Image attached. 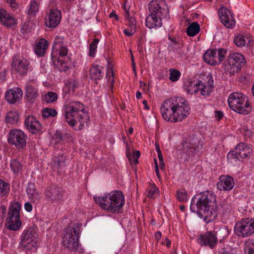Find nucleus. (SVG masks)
Returning a JSON list of instances; mask_svg holds the SVG:
<instances>
[{
    "instance_id": "obj_1",
    "label": "nucleus",
    "mask_w": 254,
    "mask_h": 254,
    "mask_svg": "<svg viewBox=\"0 0 254 254\" xmlns=\"http://www.w3.org/2000/svg\"><path fill=\"white\" fill-rule=\"evenodd\" d=\"M195 202L197 214L203 217L206 223L213 221L217 217L218 211L225 215L231 213L233 210L231 203L226 200L221 202L218 208L215 194L209 191L202 192L193 196L190 207Z\"/></svg>"
},
{
    "instance_id": "obj_2",
    "label": "nucleus",
    "mask_w": 254,
    "mask_h": 254,
    "mask_svg": "<svg viewBox=\"0 0 254 254\" xmlns=\"http://www.w3.org/2000/svg\"><path fill=\"white\" fill-rule=\"evenodd\" d=\"M190 110L188 102L181 97L166 100L160 109L163 118L171 123L182 121L190 114Z\"/></svg>"
},
{
    "instance_id": "obj_3",
    "label": "nucleus",
    "mask_w": 254,
    "mask_h": 254,
    "mask_svg": "<svg viewBox=\"0 0 254 254\" xmlns=\"http://www.w3.org/2000/svg\"><path fill=\"white\" fill-rule=\"evenodd\" d=\"M65 122L75 129L80 130L89 120L84 106L78 101L69 102L64 106Z\"/></svg>"
},
{
    "instance_id": "obj_4",
    "label": "nucleus",
    "mask_w": 254,
    "mask_h": 254,
    "mask_svg": "<svg viewBox=\"0 0 254 254\" xmlns=\"http://www.w3.org/2000/svg\"><path fill=\"white\" fill-rule=\"evenodd\" d=\"M97 204L104 210L114 213L121 212L125 204L124 195L121 191H112L103 197H94Z\"/></svg>"
},
{
    "instance_id": "obj_5",
    "label": "nucleus",
    "mask_w": 254,
    "mask_h": 254,
    "mask_svg": "<svg viewBox=\"0 0 254 254\" xmlns=\"http://www.w3.org/2000/svg\"><path fill=\"white\" fill-rule=\"evenodd\" d=\"M230 108L240 114L248 115L252 111V107L246 96L241 92H233L228 99Z\"/></svg>"
},
{
    "instance_id": "obj_6",
    "label": "nucleus",
    "mask_w": 254,
    "mask_h": 254,
    "mask_svg": "<svg viewBox=\"0 0 254 254\" xmlns=\"http://www.w3.org/2000/svg\"><path fill=\"white\" fill-rule=\"evenodd\" d=\"M21 205L17 201L11 203L8 212V217L6 219V226L10 230L17 231L21 225L20 220V210Z\"/></svg>"
},
{
    "instance_id": "obj_7",
    "label": "nucleus",
    "mask_w": 254,
    "mask_h": 254,
    "mask_svg": "<svg viewBox=\"0 0 254 254\" xmlns=\"http://www.w3.org/2000/svg\"><path fill=\"white\" fill-rule=\"evenodd\" d=\"M63 244L71 251H76L78 248L79 229L78 227L69 226L64 231Z\"/></svg>"
},
{
    "instance_id": "obj_8",
    "label": "nucleus",
    "mask_w": 254,
    "mask_h": 254,
    "mask_svg": "<svg viewBox=\"0 0 254 254\" xmlns=\"http://www.w3.org/2000/svg\"><path fill=\"white\" fill-rule=\"evenodd\" d=\"M234 230L235 234L239 237H245L252 235L254 233V219H243L236 223Z\"/></svg>"
},
{
    "instance_id": "obj_9",
    "label": "nucleus",
    "mask_w": 254,
    "mask_h": 254,
    "mask_svg": "<svg viewBox=\"0 0 254 254\" xmlns=\"http://www.w3.org/2000/svg\"><path fill=\"white\" fill-rule=\"evenodd\" d=\"M27 136L21 130L11 129L8 137V142L11 145H14L17 149L23 148L26 145Z\"/></svg>"
},
{
    "instance_id": "obj_10",
    "label": "nucleus",
    "mask_w": 254,
    "mask_h": 254,
    "mask_svg": "<svg viewBox=\"0 0 254 254\" xmlns=\"http://www.w3.org/2000/svg\"><path fill=\"white\" fill-rule=\"evenodd\" d=\"M148 9L152 15L166 18L169 16V10L165 1L163 0H152L149 3Z\"/></svg>"
},
{
    "instance_id": "obj_11",
    "label": "nucleus",
    "mask_w": 254,
    "mask_h": 254,
    "mask_svg": "<svg viewBox=\"0 0 254 254\" xmlns=\"http://www.w3.org/2000/svg\"><path fill=\"white\" fill-rule=\"evenodd\" d=\"M37 234L34 228H29L25 230L21 236L20 245L26 249L31 250L32 247H35V241Z\"/></svg>"
},
{
    "instance_id": "obj_12",
    "label": "nucleus",
    "mask_w": 254,
    "mask_h": 254,
    "mask_svg": "<svg viewBox=\"0 0 254 254\" xmlns=\"http://www.w3.org/2000/svg\"><path fill=\"white\" fill-rule=\"evenodd\" d=\"M46 199L51 203H58L63 199L62 189L57 186L48 187L45 190Z\"/></svg>"
},
{
    "instance_id": "obj_13",
    "label": "nucleus",
    "mask_w": 254,
    "mask_h": 254,
    "mask_svg": "<svg viewBox=\"0 0 254 254\" xmlns=\"http://www.w3.org/2000/svg\"><path fill=\"white\" fill-rule=\"evenodd\" d=\"M0 24L8 29H13L17 24L15 17L3 8L0 9Z\"/></svg>"
},
{
    "instance_id": "obj_14",
    "label": "nucleus",
    "mask_w": 254,
    "mask_h": 254,
    "mask_svg": "<svg viewBox=\"0 0 254 254\" xmlns=\"http://www.w3.org/2000/svg\"><path fill=\"white\" fill-rule=\"evenodd\" d=\"M62 18L61 12L57 9H51L50 13L45 18V24L47 27L54 28L60 23Z\"/></svg>"
},
{
    "instance_id": "obj_15",
    "label": "nucleus",
    "mask_w": 254,
    "mask_h": 254,
    "mask_svg": "<svg viewBox=\"0 0 254 254\" xmlns=\"http://www.w3.org/2000/svg\"><path fill=\"white\" fill-rule=\"evenodd\" d=\"M219 17L222 23L228 28H232L235 25L230 11L225 7H221L218 10Z\"/></svg>"
},
{
    "instance_id": "obj_16",
    "label": "nucleus",
    "mask_w": 254,
    "mask_h": 254,
    "mask_svg": "<svg viewBox=\"0 0 254 254\" xmlns=\"http://www.w3.org/2000/svg\"><path fill=\"white\" fill-rule=\"evenodd\" d=\"M26 193L31 202L38 204L42 199L41 193L39 191L34 183H29L26 188Z\"/></svg>"
},
{
    "instance_id": "obj_17",
    "label": "nucleus",
    "mask_w": 254,
    "mask_h": 254,
    "mask_svg": "<svg viewBox=\"0 0 254 254\" xmlns=\"http://www.w3.org/2000/svg\"><path fill=\"white\" fill-rule=\"evenodd\" d=\"M29 65V61L24 58L14 60L12 64L13 68L22 76L27 74Z\"/></svg>"
},
{
    "instance_id": "obj_18",
    "label": "nucleus",
    "mask_w": 254,
    "mask_h": 254,
    "mask_svg": "<svg viewBox=\"0 0 254 254\" xmlns=\"http://www.w3.org/2000/svg\"><path fill=\"white\" fill-rule=\"evenodd\" d=\"M198 243L201 245H208L211 249L214 248L217 243V238L215 232H209L200 235Z\"/></svg>"
},
{
    "instance_id": "obj_19",
    "label": "nucleus",
    "mask_w": 254,
    "mask_h": 254,
    "mask_svg": "<svg viewBox=\"0 0 254 254\" xmlns=\"http://www.w3.org/2000/svg\"><path fill=\"white\" fill-rule=\"evenodd\" d=\"M23 92L19 87L8 89L5 94L6 100L11 104H13L20 100L22 98Z\"/></svg>"
},
{
    "instance_id": "obj_20",
    "label": "nucleus",
    "mask_w": 254,
    "mask_h": 254,
    "mask_svg": "<svg viewBox=\"0 0 254 254\" xmlns=\"http://www.w3.org/2000/svg\"><path fill=\"white\" fill-rule=\"evenodd\" d=\"M235 185L233 178L228 176H221L219 178V181L217 183V188L222 190H232Z\"/></svg>"
},
{
    "instance_id": "obj_21",
    "label": "nucleus",
    "mask_w": 254,
    "mask_h": 254,
    "mask_svg": "<svg viewBox=\"0 0 254 254\" xmlns=\"http://www.w3.org/2000/svg\"><path fill=\"white\" fill-rule=\"evenodd\" d=\"M89 75L90 78L98 83V80H101L105 75L104 68L98 64H93L90 69Z\"/></svg>"
},
{
    "instance_id": "obj_22",
    "label": "nucleus",
    "mask_w": 254,
    "mask_h": 254,
    "mask_svg": "<svg viewBox=\"0 0 254 254\" xmlns=\"http://www.w3.org/2000/svg\"><path fill=\"white\" fill-rule=\"evenodd\" d=\"M25 125L33 133L41 131L42 129L40 123L33 116H28L25 119Z\"/></svg>"
},
{
    "instance_id": "obj_23",
    "label": "nucleus",
    "mask_w": 254,
    "mask_h": 254,
    "mask_svg": "<svg viewBox=\"0 0 254 254\" xmlns=\"http://www.w3.org/2000/svg\"><path fill=\"white\" fill-rule=\"evenodd\" d=\"M203 60L207 64L215 65L220 64V61L217 58V50L209 49L203 55Z\"/></svg>"
},
{
    "instance_id": "obj_24",
    "label": "nucleus",
    "mask_w": 254,
    "mask_h": 254,
    "mask_svg": "<svg viewBox=\"0 0 254 254\" xmlns=\"http://www.w3.org/2000/svg\"><path fill=\"white\" fill-rule=\"evenodd\" d=\"M235 151L236 158H244L252 154V149L245 143H241L237 145Z\"/></svg>"
},
{
    "instance_id": "obj_25",
    "label": "nucleus",
    "mask_w": 254,
    "mask_h": 254,
    "mask_svg": "<svg viewBox=\"0 0 254 254\" xmlns=\"http://www.w3.org/2000/svg\"><path fill=\"white\" fill-rule=\"evenodd\" d=\"M164 18L157 16L155 15H152V14L150 13L146 18V26L150 29L161 27L162 26V19Z\"/></svg>"
},
{
    "instance_id": "obj_26",
    "label": "nucleus",
    "mask_w": 254,
    "mask_h": 254,
    "mask_svg": "<svg viewBox=\"0 0 254 254\" xmlns=\"http://www.w3.org/2000/svg\"><path fill=\"white\" fill-rule=\"evenodd\" d=\"M199 81L187 80L184 83V88L187 92L190 95L196 94L199 91Z\"/></svg>"
},
{
    "instance_id": "obj_27",
    "label": "nucleus",
    "mask_w": 254,
    "mask_h": 254,
    "mask_svg": "<svg viewBox=\"0 0 254 254\" xmlns=\"http://www.w3.org/2000/svg\"><path fill=\"white\" fill-rule=\"evenodd\" d=\"M224 69L225 72L229 73L230 75H233L241 69L238 65L234 64V61L230 59L228 57L224 64Z\"/></svg>"
},
{
    "instance_id": "obj_28",
    "label": "nucleus",
    "mask_w": 254,
    "mask_h": 254,
    "mask_svg": "<svg viewBox=\"0 0 254 254\" xmlns=\"http://www.w3.org/2000/svg\"><path fill=\"white\" fill-rule=\"evenodd\" d=\"M68 59L57 58L56 56H52V61L60 71H65L68 68Z\"/></svg>"
},
{
    "instance_id": "obj_29",
    "label": "nucleus",
    "mask_w": 254,
    "mask_h": 254,
    "mask_svg": "<svg viewBox=\"0 0 254 254\" xmlns=\"http://www.w3.org/2000/svg\"><path fill=\"white\" fill-rule=\"evenodd\" d=\"M48 46V42L47 40L44 39H40L35 47V54L40 57L44 56Z\"/></svg>"
},
{
    "instance_id": "obj_30",
    "label": "nucleus",
    "mask_w": 254,
    "mask_h": 254,
    "mask_svg": "<svg viewBox=\"0 0 254 254\" xmlns=\"http://www.w3.org/2000/svg\"><path fill=\"white\" fill-rule=\"evenodd\" d=\"M228 57L233 60L234 64L238 65V67L241 69L246 64V60L241 54L238 53H232L228 56Z\"/></svg>"
},
{
    "instance_id": "obj_31",
    "label": "nucleus",
    "mask_w": 254,
    "mask_h": 254,
    "mask_svg": "<svg viewBox=\"0 0 254 254\" xmlns=\"http://www.w3.org/2000/svg\"><path fill=\"white\" fill-rule=\"evenodd\" d=\"M10 167L14 174L17 176L22 172L23 166L16 159H12L10 162Z\"/></svg>"
},
{
    "instance_id": "obj_32",
    "label": "nucleus",
    "mask_w": 254,
    "mask_h": 254,
    "mask_svg": "<svg viewBox=\"0 0 254 254\" xmlns=\"http://www.w3.org/2000/svg\"><path fill=\"white\" fill-rule=\"evenodd\" d=\"M39 1L38 0H31L27 14L29 16H34L39 10Z\"/></svg>"
},
{
    "instance_id": "obj_33",
    "label": "nucleus",
    "mask_w": 254,
    "mask_h": 254,
    "mask_svg": "<svg viewBox=\"0 0 254 254\" xmlns=\"http://www.w3.org/2000/svg\"><path fill=\"white\" fill-rule=\"evenodd\" d=\"M200 31V26L197 22H193L187 28V34L188 36L192 37L196 35Z\"/></svg>"
},
{
    "instance_id": "obj_34",
    "label": "nucleus",
    "mask_w": 254,
    "mask_h": 254,
    "mask_svg": "<svg viewBox=\"0 0 254 254\" xmlns=\"http://www.w3.org/2000/svg\"><path fill=\"white\" fill-rule=\"evenodd\" d=\"M5 120L8 124H16L19 120V114L16 111H10L7 114Z\"/></svg>"
},
{
    "instance_id": "obj_35",
    "label": "nucleus",
    "mask_w": 254,
    "mask_h": 254,
    "mask_svg": "<svg viewBox=\"0 0 254 254\" xmlns=\"http://www.w3.org/2000/svg\"><path fill=\"white\" fill-rule=\"evenodd\" d=\"M38 92L37 89L34 86L27 84L26 86V95L31 99H35L38 96Z\"/></svg>"
},
{
    "instance_id": "obj_36",
    "label": "nucleus",
    "mask_w": 254,
    "mask_h": 254,
    "mask_svg": "<svg viewBox=\"0 0 254 254\" xmlns=\"http://www.w3.org/2000/svg\"><path fill=\"white\" fill-rule=\"evenodd\" d=\"M64 165L65 159L63 156L55 157L53 159L52 166L54 170H58L59 169H61L64 166Z\"/></svg>"
},
{
    "instance_id": "obj_37",
    "label": "nucleus",
    "mask_w": 254,
    "mask_h": 254,
    "mask_svg": "<svg viewBox=\"0 0 254 254\" xmlns=\"http://www.w3.org/2000/svg\"><path fill=\"white\" fill-rule=\"evenodd\" d=\"M124 9L125 10V16L126 18H127L128 22V25L130 27V29H131V31H133V32H135L136 30V20L134 17L132 16H130L129 11L128 9H127L125 6H124Z\"/></svg>"
},
{
    "instance_id": "obj_38",
    "label": "nucleus",
    "mask_w": 254,
    "mask_h": 254,
    "mask_svg": "<svg viewBox=\"0 0 254 254\" xmlns=\"http://www.w3.org/2000/svg\"><path fill=\"white\" fill-rule=\"evenodd\" d=\"M10 190V185L4 180L0 179V196L8 195Z\"/></svg>"
},
{
    "instance_id": "obj_39",
    "label": "nucleus",
    "mask_w": 254,
    "mask_h": 254,
    "mask_svg": "<svg viewBox=\"0 0 254 254\" xmlns=\"http://www.w3.org/2000/svg\"><path fill=\"white\" fill-rule=\"evenodd\" d=\"M212 88L210 86L206 85L205 83H203L201 81L199 80V91H200V93L203 96H208L212 92Z\"/></svg>"
},
{
    "instance_id": "obj_40",
    "label": "nucleus",
    "mask_w": 254,
    "mask_h": 254,
    "mask_svg": "<svg viewBox=\"0 0 254 254\" xmlns=\"http://www.w3.org/2000/svg\"><path fill=\"white\" fill-rule=\"evenodd\" d=\"M245 254H254V241L249 240L244 244Z\"/></svg>"
},
{
    "instance_id": "obj_41",
    "label": "nucleus",
    "mask_w": 254,
    "mask_h": 254,
    "mask_svg": "<svg viewBox=\"0 0 254 254\" xmlns=\"http://www.w3.org/2000/svg\"><path fill=\"white\" fill-rule=\"evenodd\" d=\"M169 79L171 81L176 82L179 79L181 75V73L180 71L175 69L170 68L169 69Z\"/></svg>"
},
{
    "instance_id": "obj_42",
    "label": "nucleus",
    "mask_w": 254,
    "mask_h": 254,
    "mask_svg": "<svg viewBox=\"0 0 254 254\" xmlns=\"http://www.w3.org/2000/svg\"><path fill=\"white\" fill-rule=\"evenodd\" d=\"M42 114L43 118H48L50 117H56L57 112L54 109L46 108L42 111Z\"/></svg>"
},
{
    "instance_id": "obj_43",
    "label": "nucleus",
    "mask_w": 254,
    "mask_h": 254,
    "mask_svg": "<svg viewBox=\"0 0 254 254\" xmlns=\"http://www.w3.org/2000/svg\"><path fill=\"white\" fill-rule=\"evenodd\" d=\"M99 39L95 38L93 41L90 44L89 46V55L90 57H94L96 54V50L97 48V45L99 43Z\"/></svg>"
},
{
    "instance_id": "obj_44",
    "label": "nucleus",
    "mask_w": 254,
    "mask_h": 254,
    "mask_svg": "<svg viewBox=\"0 0 254 254\" xmlns=\"http://www.w3.org/2000/svg\"><path fill=\"white\" fill-rule=\"evenodd\" d=\"M234 41L236 45L239 47H242L246 45V40L242 35H239L235 37Z\"/></svg>"
},
{
    "instance_id": "obj_45",
    "label": "nucleus",
    "mask_w": 254,
    "mask_h": 254,
    "mask_svg": "<svg viewBox=\"0 0 254 254\" xmlns=\"http://www.w3.org/2000/svg\"><path fill=\"white\" fill-rule=\"evenodd\" d=\"M177 197L180 201H186L188 199L186 190L185 189L179 190L177 192Z\"/></svg>"
},
{
    "instance_id": "obj_46",
    "label": "nucleus",
    "mask_w": 254,
    "mask_h": 254,
    "mask_svg": "<svg viewBox=\"0 0 254 254\" xmlns=\"http://www.w3.org/2000/svg\"><path fill=\"white\" fill-rule=\"evenodd\" d=\"M62 46H64L62 43V39L59 37H56L53 45L52 56L54 55L55 53L58 52Z\"/></svg>"
},
{
    "instance_id": "obj_47",
    "label": "nucleus",
    "mask_w": 254,
    "mask_h": 254,
    "mask_svg": "<svg viewBox=\"0 0 254 254\" xmlns=\"http://www.w3.org/2000/svg\"><path fill=\"white\" fill-rule=\"evenodd\" d=\"M148 189L147 197L148 198H154L155 194L158 192V190L154 184H150Z\"/></svg>"
},
{
    "instance_id": "obj_48",
    "label": "nucleus",
    "mask_w": 254,
    "mask_h": 254,
    "mask_svg": "<svg viewBox=\"0 0 254 254\" xmlns=\"http://www.w3.org/2000/svg\"><path fill=\"white\" fill-rule=\"evenodd\" d=\"M68 53V49L67 47L64 46H61V48L59 49V51L58 52H56L54 53V55H57L58 54H59V57L58 58H62V59H68V57H66Z\"/></svg>"
},
{
    "instance_id": "obj_49",
    "label": "nucleus",
    "mask_w": 254,
    "mask_h": 254,
    "mask_svg": "<svg viewBox=\"0 0 254 254\" xmlns=\"http://www.w3.org/2000/svg\"><path fill=\"white\" fill-rule=\"evenodd\" d=\"M57 94L53 92H49L47 93L45 97V100L47 103H52L57 100Z\"/></svg>"
},
{
    "instance_id": "obj_50",
    "label": "nucleus",
    "mask_w": 254,
    "mask_h": 254,
    "mask_svg": "<svg viewBox=\"0 0 254 254\" xmlns=\"http://www.w3.org/2000/svg\"><path fill=\"white\" fill-rule=\"evenodd\" d=\"M227 52V50L224 49L220 48L217 50V58L220 61V64L224 60Z\"/></svg>"
},
{
    "instance_id": "obj_51",
    "label": "nucleus",
    "mask_w": 254,
    "mask_h": 254,
    "mask_svg": "<svg viewBox=\"0 0 254 254\" xmlns=\"http://www.w3.org/2000/svg\"><path fill=\"white\" fill-rule=\"evenodd\" d=\"M182 150L186 153L189 151V149H191L193 148V146L190 144V141L189 140H185L182 143Z\"/></svg>"
},
{
    "instance_id": "obj_52",
    "label": "nucleus",
    "mask_w": 254,
    "mask_h": 254,
    "mask_svg": "<svg viewBox=\"0 0 254 254\" xmlns=\"http://www.w3.org/2000/svg\"><path fill=\"white\" fill-rule=\"evenodd\" d=\"M69 84V86H71L73 90L76 88L78 85V82L75 79H69L67 81Z\"/></svg>"
},
{
    "instance_id": "obj_53",
    "label": "nucleus",
    "mask_w": 254,
    "mask_h": 254,
    "mask_svg": "<svg viewBox=\"0 0 254 254\" xmlns=\"http://www.w3.org/2000/svg\"><path fill=\"white\" fill-rule=\"evenodd\" d=\"M242 131L244 135L247 137H250L253 134L252 131L246 127L243 128Z\"/></svg>"
},
{
    "instance_id": "obj_54",
    "label": "nucleus",
    "mask_w": 254,
    "mask_h": 254,
    "mask_svg": "<svg viewBox=\"0 0 254 254\" xmlns=\"http://www.w3.org/2000/svg\"><path fill=\"white\" fill-rule=\"evenodd\" d=\"M53 138L56 139L58 142L62 141L63 138L62 133L59 131H57L53 136Z\"/></svg>"
},
{
    "instance_id": "obj_55",
    "label": "nucleus",
    "mask_w": 254,
    "mask_h": 254,
    "mask_svg": "<svg viewBox=\"0 0 254 254\" xmlns=\"http://www.w3.org/2000/svg\"><path fill=\"white\" fill-rule=\"evenodd\" d=\"M206 78L207 79V81L206 83H205V84H206V85L210 86L211 88H212L213 89V79L212 76L211 75H210V76L208 75L206 77Z\"/></svg>"
},
{
    "instance_id": "obj_56",
    "label": "nucleus",
    "mask_w": 254,
    "mask_h": 254,
    "mask_svg": "<svg viewBox=\"0 0 254 254\" xmlns=\"http://www.w3.org/2000/svg\"><path fill=\"white\" fill-rule=\"evenodd\" d=\"M6 208L4 205L0 206V218H2L5 213Z\"/></svg>"
},
{
    "instance_id": "obj_57",
    "label": "nucleus",
    "mask_w": 254,
    "mask_h": 254,
    "mask_svg": "<svg viewBox=\"0 0 254 254\" xmlns=\"http://www.w3.org/2000/svg\"><path fill=\"white\" fill-rule=\"evenodd\" d=\"M24 208L27 211L31 212L32 210L33 207L30 202H27L25 203Z\"/></svg>"
},
{
    "instance_id": "obj_58",
    "label": "nucleus",
    "mask_w": 254,
    "mask_h": 254,
    "mask_svg": "<svg viewBox=\"0 0 254 254\" xmlns=\"http://www.w3.org/2000/svg\"><path fill=\"white\" fill-rule=\"evenodd\" d=\"M71 87L69 86V84L67 82L64 86L63 90L65 94H68L70 92Z\"/></svg>"
},
{
    "instance_id": "obj_59",
    "label": "nucleus",
    "mask_w": 254,
    "mask_h": 254,
    "mask_svg": "<svg viewBox=\"0 0 254 254\" xmlns=\"http://www.w3.org/2000/svg\"><path fill=\"white\" fill-rule=\"evenodd\" d=\"M223 116V113L220 111H215V117L218 119L220 120Z\"/></svg>"
},
{
    "instance_id": "obj_60",
    "label": "nucleus",
    "mask_w": 254,
    "mask_h": 254,
    "mask_svg": "<svg viewBox=\"0 0 254 254\" xmlns=\"http://www.w3.org/2000/svg\"><path fill=\"white\" fill-rule=\"evenodd\" d=\"M222 254H234L233 250L230 248H224Z\"/></svg>"
},
{
    "instance_id": "obj_61",
    "label": "nucleus",
    "mask_w": 254,
    "mask_h": 254,
    "mask_svg": "<svg viewBox=\"0 0 254 254\" xmlns=\"http://www.w3.org/2000/svg\"><path fill=\"white\" fill-rule=\"evenodd\" d=\"M134 32H133V31H131V29L130 30H128L127 29L124 30V33L127 36H132Z\"/></svg>"
},
{
    "instance_id": "obj_62",
    "label": "nucleus",
    "mask_w": 254,
    "mask_h": 254,
    "mask_svg": "<svg viewBox=\"0 0 254 254\" xmlns=\"http://www.w3.org/2000/svg\"><path fill=\"white\" fill-rule=\"evenodd\" d=\"M109 17L110 18L114 17L116 21L119 20V16H118V15L116 13V12L115 11H112L110 14Z\"/></svg>"
},
{
    "instance_id": "obj_63",
    "label": "nucleus",
    "mask_w": 254,
    "mask_h": 254,
    "mask_svg": "<svg viewBox=\"0 0 254 254\" xmlns=\"http://www.w3.org/2000/svg\"><path fill=\"white\" fill-rule=\"evenodd\" d=\"M8 3H10V6L12 8H15L17 6L15 0H7Z\"/></svg>"
},
{
    "instance_id": "obj_64",
    "label": "nucleus",
    "mask_w": 254,
    "mask_h": 254,
    "mask_svg": "<svg viewBox=\"0 0 254 254\" xmlns=\"http://www.w3.org/2000/svg\"><path fill=\"white\" fill-rule=\"evenodd\" d=\"M133 157L139 158L140 156V153L139 151H135L132 153Z\"/></svg>"
}]
</instances>
